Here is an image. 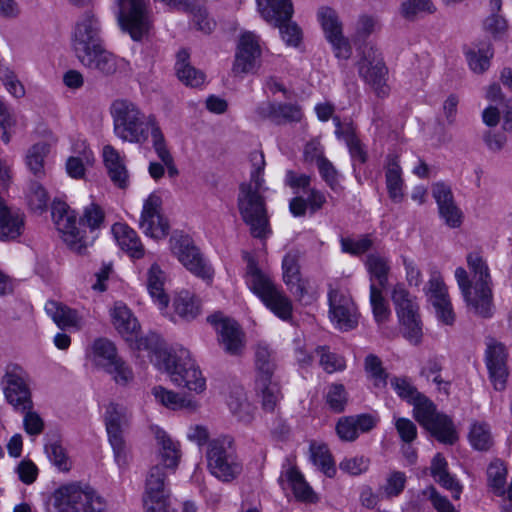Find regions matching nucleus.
Segmentation results:
<instances>
[{"label": "nucleus", "instance_id": "nucleus-37", "mask_svg": "<svg viewBox=\"0 0 512 512\" xmlns=\"http://www.w3.org/2000/svg\"><path fill=\"white\" fill-rule=\"evenodd\" d=\"M283 477L286 478L287 482L291 486L297 500L306 503H316L318 501L317 495L305 481L303 475L295 467H289L281 475L280 480H282Z\"/></svg>", "mask_w": 512, "mask_h": 512}, {"label": "nucleus", "instance_id": "nucleus-12", "mask_svg": "<svg viewBox=\"0 0 512 512\" xmlns=\"http://www.w3.org/2000/svg\"><path fill=\"white\" fill-rule=\"evenodd\" d=\"M2 385L6 400L15 410L24 412L27 409H32L33 402L27 384V376L21 367L17 365L8 366Z\"/></svg>", "mask_w": 512, "mask_h": 512}, {"label": "nucleus", "instance_id": "nucleus-13", "mask_svg": "<svg viewBox=\"0 0 512 512\" xmlns=\"http://www.w3.org/2000/svg\"><path fill=\"white\" fill-rule=\"evenodd\" d=\"M118 21L134 40L148 32L150 19L145 0H118Z\"/></svg>", "mask_w": 512, "mask_h": 512}, {"label": "nucleus", "instance_id": "nucleus-60", "mask_svg": "<svg viewBox=\"0 0 512 512\" xmlns=\"http://www.w3.org/2000/svg\"><path fill=\"white\" fill-rule=\"evenodd\" d=\"M506 469L501 464H491L487 470L488 483L498 496L505 494Z\"/></svg>", "mask_w": 512, "mask_h": 512}, {"label": "nucleus", "instance_id": "nucleus-2", "mask_svg": "<svg viewBox=\"0 0 512 512\" xmlns=\"http://www.w3.org/2000/svg\"><path fill=\"white\" fill-rule=\"evenodd\" d=\"M467 265L472 274V280L469 279L463 267H458L455 271L457 284L469 311L480 317L489 318L493 314V294L488 265L477 252L467 255Z\"/></svg>", "mask_w": 512, "mask_h": 512}, {"label": "nucleus", "instance_id": "nucleus-53", "mask_svg": "<svg viewBox=\"0 0 512 512\" xmlns=\"http://www.w3.org/2000/svg\"><path fill=\"white\" fill-rule=\"evenodd\" d=\"M325 398L327 405L335 413L343 412L348 402V395L344 385L338 383H333L328 387Z\"/></svg>", "mask_w": 512, "mask_h": 512}, {"label": "nucleus", "instance_id": "nucleus-28", "mask_svg": "<svg viewBox=\"0 0 512 512\" xmlns=\"http://www.w3.org/2000/svg\"><path fill=\"white\" fill-rule=\"evenodd\" d=\"M155 438L158 445L156 464H160L166 469L175 470L181 457L179 444L173 441L167 433L161 429L156 430Z\"/></svg>", "mask_w": 512, "mask_h": 512}, {"label": "nucleus", "instance_id": "nucleus-57", "mask_svg": "<svg viewBox=\"0 0 512 512\" xmlns=\"http://www.w3.org/2000/svg\"><path fill=\"white\" fill-rule=\"evenodd\" d=\"M299 256L297 252H289L285 255L282 268L283 278L287 285H297L300 281V270H299Z\"/></svg>", "mask_w": 512, "mask_h": 512}, {"label": "nucleus", "instance_id": "nucleus-7", "mask_svg": "<svg viewBox=\"0 0 512 512\" xmlns=\"http://www.w3.org/2000/svg\"><path fill=\"white\" fill-rule=\"evenodd\" d=\"M206 456L210 473L222 482H232L243 471V464L235 452L232 439L229 437L210 441Z\"/></svg>", "mask_w": 512, "mask_h": 512}, {"label": "nucleus", "instance_id": "nucleus-49", "mask_svg": "<svg viewBox=\"0 0 512 512\" xmlns=\"http://www.w3.org/2000/svg\"><path fill=\"white\" fill-rule=\"evenodd\" d=\"M27 201L32 211L42 214L48 207L49 196L45 188L39 182L32 181L29 184Z\"/></svg>", "mask_w": 512, "mask_h": 512}, {"label": "nucleus", "instance_id": "nucleus-16", "mask_svg": "<svg viewBox=\"0 0 512 512\" xmlns=\"http://www.w3.org/2000/svg\"><path fill=\"white\" fill-rule=\"evenodd\" d=\"M260 57L259 37L250 31L242 33L237 44L232 72L236 76L254 72L259 67Z\"/></svg>", "mask_w": 512, "mask_h": 512}, {"label": "nucleus", "instance_id": "nucleus-31", "mask_svg": "<svg viewBox=\"0 0 512 512\" xmlns=\"http://www.w3.org/2000/svg\"><path fill=\"white\" fill-rule=\"evenodd\" d=\"M77 58L85 67L98 70L105 75L113 74L117 69L115 57L102 45Z\"/></svg>", "mask_w": 512, "mask_h": 512}, {"label": "nucleus", "instance_id": "nucleus-5", "mask_svg": "<svg viewBox=\"0 0 512 512\" xmlns=\"http://www.w3.org/2000/svg\"><path fill=\"white\" fill-rule=\"evenodd\" d=\"M51 502L56 512H106V502L96 491L74 483L57 488Z\"/></svg>", "mask_w": 512, "mask_h": 512}, {"label": "nucleus", "instance_id": "nucleus-14", "mask_svg": "<svg viewBox=\"0 0 512 512\" xmlns=\"http://www.w3.org/2000/svg\"><path fill=\"white\" fill-rule=\"evenodd\" d=\"M128 419V411L124 406L115 403H110L107 406L105 413L106 430L115 460L119 465L126 463V446L122 433Z\"/></svg>", "mask_w": 512, "mask_h": 512}, {"label": "nucleus", "instance_id": "nucleus-64", "mask_svg": "<svg viewBox=\"0 0 512 512\" xmlns=\"http://www.w3.org/2000/svg\"><path fill=\"white\" fill-rule=\"evenodd\" d=\"M376 28L377 20L375 18L368 15L360 16L356 23L355 33L352 36L353 41H364L376 31Z\"/></svg>", "mask_w": 512, "mask_h": 512}, {"label": "nucleus", "instance_id": "nucleus-35", "mask_svg": "<svg viewBox=\"0 0 512 512\" xmlns=\"http://www.w3.org/2000/svg\"><path fill=\"white\" fill-rule=\"evenodd\" d=\"M45 311L61 329L68 327L80 329L82 326L77 312L61 303L48 301L45 304Z\"/></svg>", "mask_w": 512, "mask_h": 512}, {"label": "nucleus", "instance_id": "nucleus-15", "mask_svg": "<svg viewBox=\"0 0 512 512\" xmlns=\"http://www.w3.org/2000/svg\"><path fill=\"white\" fill-rule=\"evenodd\" d=\"M218 334V342L223 350L231 356H239L245 348V333L234 319L214 314L208 317Z\"/></svg>", "mask_w": 512, "mask_h": 512}, {"label": "nucleus", "instance_id": "nucleus-29", "mask_svg": "<svg viewBox=\"0 0 512 512\" xmlns=\"http://www.w3.org/2000/svg\"><path fill=\"white\" fill-rule=\"evenodd\" d=\"M112 233L119 247L131 257L139 259L144 255L143 245L135 230L124 223H115Z\"/></svg>", "mask_w": 512, "mask_h": 512}, {"label": "nucleus", "instance_id": "nucleus-50", "mask_svg": "<svg viewBox=\"0 0 512 512\" xmlns=\"http://www.w3.org/2000/svg\"><path fill=\"white\" fill-rule=\"evenodd\" d=\"M426 296L432 305H440L449 299L447 287L438 272H434L427 284Z\"/></svg>", "mask_w": 512, "mask_h": 512}, {"label": "nucleus", "instance_id": "nucleus-46", "mask_svg": "<svg viewBox=\"0 0 512 512\" xmlns=\"http://www.w3.org/2000/svg\"><path fill=\"white\" fill-rule=\"evenodd\" d=\"M317 16L326 39L343 33L342 22L334 9L322 7L319 9Z\"/></svg>", "mask_w": 512, "mask_h": 512}, {"label": "nucleus", "instance_id": "nucleus-23", "mask_svg": "<svg viewBox=\"0 0 512 512\" xmlns=\"http://www.w3.org/2000/svg\"><path fill=\"white\" fill-rule=\"evenodd\" d=\"M24 214L0 198V241L17 239L24 231Z\"/></svg>", "mask_w": 512, "mask_h": 512}, {"label": "nucleus", "instance_id": "nucleus-25", "mask_svg": "<svg viewBox=\"0 0 512 512\" xmlns=\"http://www.w3.org/2000/svg\"><path fill=\"white\" fill-rule=\"evenodd\" d=\"M359 74L369 84L377 96L388 95L389 88L386 85L387 68L380 59L369 61L366 58L359 63Z\"/></svg>", "mask_w": 512, "mask_h": 512}, {"label": "nucleus", "instance_id": "nucleus-58", "mask_svg": "<svg viewBox=\"0 0 512 512\" xmlns=\"http://www.w3.org/2000/svg\"><path fill=\"white\" fill-rule=\"evenodd\" d=\"M170 9L195 15L196 19L205 16L204 0H162Z\"/></svg>", "mask_w": 512, "mask_h": 512}, {"label": "nucleus", "instance_id": "nucleus-9", "mask_svg": "<svg viewBox=\"0 0 512 512\" xmlns=\"http://www.w3.org/2000/svg\"><path fill=\"white\" fill-rule=\"evenodd\" d=\"M247 277L253 292L275 315L283 320H288L291 317L292 304L290 300L275 287L268 276L258 269L252 259L247 264Z\"/></svg>", "mask_w": 512, "mask_h": 512}, {"label": "nucleus", "instance_id": "nucleus-39", "mask_svg": "<svg viewBox=\"0 0 512 512\" xmlns=\"http://www.w3.org/2000/svg\"><path fill=\"white\" fill-rule=\"evenodd\" d=\"M165 273L157 264H153L148 271L147 289L154 302L161 310L167 309L169 297L164 291Z\"/></svg>", "mask_w": 512, "mask_h": 512}, {"label": "nucleus", "instance_id": "nucleus-33", "mask_svg": "<svg viewBox=\"0 0 512 512\" xmlns=\"http://www.w3.org/2000/svg\"><path fill=\"white\" fill-rule=\"evenodd\" d=\"M190 55L187 50L182 49L177 53L175 71L178 79L190 87H198L205 81L202 71L193 67L189 62Z\"/></svg>", "mask_w": 512, "mask_h": 512}, {"label": "nucleus", "instance_id": "nucleus-19", "mask_svg": "<svg viewBox=\"0 0 512 512\" xmlns=\"http://www.w3.org/2000/svg\"><path fill=\"white\" fill-rule=\"evenodd\" d=\"M100 28L98 20L91 11L84 13L76 24L73 34V48L76 56L100 47Z\"/></svg>", "mask_w": 512, "mask_h": 512}, {"label": "nucleus", "instance_id": "nucleus-40", "mask_svg": "<svg viewBox=\"0 0 512 512\" xmlns=\"http://www.w3.org/2000/svg\"><path fill=\"white\" fill-rule=\"evenodd\" d=\"M174 313L180 319L191 321L200 313L199 300L189 291L178 292L173 299Z\"/></svg>", "mask_w": 512, "mask_h": 512}, {"label": "nucleus", "instance_id": "nucleus-42", "mask_svg": "<svg viewBox=\"0 0 512 512\" xmlns=\"http://www.w3.org/2000/svg\"><path fill=\"white\" fill-rule=\"evenodd\" d=\"M152 394L159 403L172 410H195L197 407L196 402L192 399L183 397L180 394L171 390H167L162 386L154 387L152 389Z\"/></svg>", "mask_w": 512, "mask_h": 512}, {"label": "nucleus", "instance_id": "nucleus-34", "mask_svg": "<svg viewBox=\"0 0 512 512\" xmlns=\"http://www.w3.org/2000/svg\"><path fill=\"white\" fill-rule=\"evenodd\" d=\"M160 464H154L148 471L145 481V493L143 499H151L158 497H169L166 489L167 471Z\"/></svg>", "mask_w": 512, "mask_h": 512}, {"label": "nucleus", "instance_id": "nucleus-51", "mask_svg": "<svg viewBox=\"0 0 512 512\" xmlns=\"http://www.w3.org/2000/svg\"><path fill=\"white\" fill-rule=\"evenodd\" d=\"M472 447L479 451H487L493 444L490 429L487 424L475 423L469 433Z\"/></svg>", "mask_w": 512, "mask_h": 512}, {"label": "nucleus", "instance_id": "nucleus-8", "mask_svg": "<svg viewBox=\"0 0 512 512\" xmlns=\"http://www.w3.org/2000/svg\"><path fill=\"white\" fill-rule=\"evenodd\" d=\"M391 300L399 322L404 328V337L410 343L418 345L421 342L423 332L416 297L405 288L404 284L398 283L392 287Z\"/></svg>", "mask_w": 512, "mask_h": 512}, {"label": "nucleus", "instance_id": "nucleus-52", "mask_svg": "<svg viewBox=\"0 0 512 512\" xmlns=\"http://www.w3.org/2000/svg\"><path fill=\"white\" fill-rule=\"evenodd\" d=\"M104 371L111 375L117 384L123 386L127 385L134 378L131 367L120 356L111 362Z\"/></svg>", "mask_w": 512, "mask_h": 512}, {"label": "nucleus", "instance_id": "nucleus-26", "mask_svg": "<svg viewBox=\"0 0 512 512\" xmlns=\"http://www.w3.org/2000/svg\"><path fill=\"white\" fill-rule=\"evenodd\" d=\"M103 162L110 180L118 188L124 189L129 184V173L122 156L113 146L103 147Z\"/></svg>", "mask_w": 512, "mask_h": 512}, {"label": "nucleus", "instance_id": "nucleus-17", "mask_svg": "<svg viewBox=\"0 0 512 512\" xmlns=\"http://www.w3.org/2000/svg\"><path fill=\"white\" fill-rule=\"evenodd\" d=\"M329 313L331 321L342 331H349L358 325L357 308L347 293L340 290L329 292Z\"/></svg>", "mask_w": 512, "mask_h": 512}, {"label": "nucleus", "instance_id": "nucleus-3", "mask_svg": "<svg viewBox=\"0 0 512 512\" xmlns=\"http://www.w3.org/2000/svg\"><path fill=\"white\" fill-rule=\"evenodd\" d=\"M114 133L122 141L144 144L159 124L153 114L146 115L128 100H116L111 107Z\"/></svg>", "mask_w": 512, "mask_h": 512}, {"label": "nucleus", "instance_id": "nucleus-48", "mask_svg": "<svg viewBox=\"0 0 512 512\" xmlns=\"http://www.w3.org/2000/svg\"><path fill=\"white\" fill-rule=\"evenodd\" d=\"M370 304L377 323H383L389 319L390 308L382 295V289L378 288L375 283H370Z\"/></svg>", "mask_w": 512, "mask_h": 512}, {"label": "nucleus", "instance_id": "nucleus-27", "mask_svg": "<svg viewBox=\"0 0 512 512\" xmlns=\"http://www.w3.org/2000/svg\"><path fill=\"white\" fill-rule=\"evenodd\" d=\"M262 18L272 25H280L291 20L293 5L291 0H256Z\"/></svg>", "mask_w": 512, "mask_h": 512}, {"label": "nucleus", "instance_id": "nucleus-43", "mask_svg": "<svg viewBox=\"0 0 512 512\" xmlns=\"http://www.w3.org/2000/svg\"><path fill=\"white\" fill-rule=\"evenodd\" d=\"M49 153V145L38 142L31 146L25 156V164L29 171L37 178L45 175L44 162Z\"/></svg>", "mask_w": 512, "mask_h": 512}, {"label": "nucleus", "instance_id": "nucleus-59", "mask_svg": "<svg viewBox=\"0 0 512 512\" xmlns=\"http://www.w3.org/2000/svg\"><path fill=\"white\" fill-rule=\"evenodd\" d=\"M390 383L397 395L409 404H412V402L421 394L406 377H394L390 380Z\"/></svg>", "mask_w": 512, "mask_h": 512}, {"label": "nucleus", "instance_id": "nucleus-54", "mask_svg": "<svg viewBox=\"0 0 512 512\" xmlns=\"http://www.w3.org/2000/svg\"><path fill=\"white\" fill-rule=\"evenodd\" d=\"M316 354L320 357V365L327 373H334L336 371H342L345 369V359L329 351L324 346L317 347L315 350Z\"/></svg>", "mask_w": 512, "mask_h": 512}, {"label": "nucleus", "instance_id": "nucleus-18", "mask_svg": "<svg viewBox=\"0 0 512 512\" xmlns=\"http://www.w3.org/2000/svg\"><path fill=\"white\" fill-rule=\"evenodd\" d=\"M161 199L154 194L144 202L139 227L143 233L154 239L165 238L169 233V223L161 214Z\"/></svg>", "mask_w": 512, "mask_h": 512}, {"label": "nucleus", "instance_id": "nucleus-20", "mask_svg": "<svg viewBox=\"0 0 512 512\" xmlns=\"http://www.w3.org/2000/svg\"><path fill=\"white\" fill-rule=\"evenodd\" d=\"M432 196L435 199L440 217L450 228H458L462 224L463 213L457 206L451 188L443 182L432 186Z\"/></svg>", "mask_w": 512, "mask_h": 512}, {"label": "nucleus", "instance_id": "nucleus-61", "mask_svg": "<svg viewBox=\"0 0 512 512\" xmlns=\"http://www.w3.org/2000/svg\"><path fill=\"white\" fill-rule=\"evenodd\" d=\"M421 12H433L430 0H406L401 5V14L406 19L412 20Z\"/></svg>", "mask_w": 512, "mask_h": 512}, {"label": "nucleus", "instance_id": "nucleus-45", "mask_svg": "<svg viewBox=\"0 0 512 512\" xmlns=\"http://www.w3.org/2000/svg\"><path fill=\"white\" fill-rule=\"evenodd\" d=\"M310 458L326 476L333 477L336 473V467L332 455L326 445L311 444Z\"/></svg>", "mask_w": 512, "mask_h": 512}, {"label": "nucleus", "instance_id": "nucleus-62", "mask_svg": "<svg viewBox=\"0 0 512 512\" xmlns=\"http://www.w3.org/2000/svg\"><path fill=\"white\" fill-rule=\"evenodd\" d=\"M370 460L364 456H355L351 458H345L340 462L339 468L352 476H358L366 472L369 468Z\"/></svg>", "mask_w": 512, "mask_h": 512}, {"label": "nucleus", "instance_id": "nucleus-56", "mask_svg": "<svg viewBox=\"0 0 512 512\" xmlns=\"http://www.w3.org/2000/svg\"><path fill=\"white\" fill-rule=\"evenodd\" d=\"M365 370L373 380L375 387L384 388L387 385L388 374L377 356L370 354L365 358Z\"/></svg>", "mask_w": 512, "mask_h": 512}, {"label": "nucleus", "instance_id": "nucleus-44", "mask_svg": "<svg viewBox=\"0 0 512 512\" xmlns=\"http://www.w3.org/2000/svg\"><path fill=\"white\" fill-rule=\"evenodd\" d=\"M407 477L402 471L390 472L385 483L379 487V493L382 499L390 500L398 497L406 486Z\"/></svg>", "mask_w": 512, "mask_h": 512}, {"label": "nucleus", "instance_id": "nucleus-22", "mask_svg": "<svg viewBox=\"0 0 512 512\" xmlns=\"http://www.w3.org/2000/svg\"><path fill=\"white\" fill-rule=\"evenodd\" d=\"M377 422V418L370 414L344 416L337 421L336 433L342 441L353 442L359 433L371 431Z\"/></svg>", "mask_w": 512, "mask_h": 512}, {"label": "nucleus", "instance_id": "nucleus-32", "mask_svg": "<svg viewBox=\"0 0 512 512\" xmlns=\"http://www.w3.org/2000/svg\"><path fill=\"white\" fill-rule=\"evenodd\" d=\"M254 363L256 378L275 377L277 359L275 351L266 342L260 341L255 345Z\"/></svg>", "mask_w": 512, "mask_h": 512}, {"label": "nucleus", "instance_id": "nucleus-55", "mask_svg": "<svg viewBox=\"0 0 512 512\" xmlns=\"http://www.w3.org/2000/svg\"><path fill=\"white\" fill-rule=\"evenodd\" d=\"M493 57V49L490 45L479 49L478 51H469L467 60L469 67L475 73H483L490 66V59Z\"/></svg>", "mask_w": 512, "mask_h": 512}, {"label": "nucleus", "instance_id": "nucleus-21", "mask_svg": "<svg viewBox=\"0 0 512 512\" xmlns=\"http://www.w3.org/2000/svg\"><path fill=\"white\" fill-rule=\"evenodd\" d=\"M507 354L505 347L496 341H491L486 350V365L489 377L496 390L501 391L506 386L508 377Z\"/></svg>", "mask_w": 512, "mask_h": 512}, {"label": "nucleus", "instance_id": "nucleus-38", "mask_svg": "<svg viewBox=\"0 0 512 512\" xmlns=\"http://www.w3.org/2000/svg\"><path fill=\"white\" fill-rule=\"evenodd\" d=\"M402 171L396 156H388L386 166V186L390 199L395 203L403 200Z\"/></svg>", "mask_w": 512, "mask_h": 512}, {"label": "nucleus", "instance_id": "nucleus-10", "mask_svg": "<svg viewBox=\"0 0 512 512\" xmlns=\"http://www.w3.org/2000/svg\"><path fill=\"white\" fill-rule=\"evenodd\" d=\"M52 219L68 248L78 254H83L88 246L85 231L77 226L75 211L62 201H53Z\"/></svg>", "mask_w": 512, "mask_h": 512}, {"label": "nucleus", "instance_id": "nucleus-4", "mask_svg": "<svg viewBox=\"0 0 512 512\" xmlns=\"http://www.w3.org/2000/svg\"><path fill=\"white\" fill-rule=\"evenodd\" d=\"M161 368H163L177 386L185 387L197 393L203 392L206 387L201 371L191 358L189 350L180 348L174 353H160Z\"/></svg>", "mask_w": 512, "mask_h": 512}, {"label": "nucleus", "instance_id": "nucleus-63", "mask_svg": "<svg viewBox=\"0 0 512 512\" xmlns=\"http://www.w3.org/2000/svg\"><path fill=\"white\" fill-rule=\"evenodd\" d=\"M277 116L276 124H282L286 122H300L303 113L299 105L291 103H280L277 104Z\"/></svg>", "mask_w": 512, "mask_h": 512}, {"label": "nucleus", "instance_id": "nucleus-11", "mask_svg": "<svg viewBox=\"0 0 512 512\" xmlns=\"http://www.w3.org/2000/svg\"><path fill=\"white\" fill-rule=\"evenodd\" d=\"M169 242L172 254L187 270L204 279L212 276L211 267L206 263L189 236L173 235Z\"/></svg>", "mask_w": 512, "mask_h": 512}, {"label": "nucleus", "instance_id": "nucleus-1", "mask_svg": "<svg viewBox=\"0 0 512 512\" xmlns=\"http://www.w3.org/2000/svg\"><path fill=\"white\" fill-rule=\"evenodd\" d=\"M251 162L250 180L242 183L237 199L238 210L243 222L249 227L254 238L265 239L271 234L266 208L263 172L265 158L262 152L253 151L249 156Z\"/></svg>", "mask_w": 512, "mask_h": 512}, {"label": "nucleus", "instance_id": "nucleus-41", "mask_svg": "<svg viewBox=\"0 0 512 512\" xmlns=\"http://www.w3.org/2000/svg\"><path fill=\"white\" fill-rule=\"evenodd\" d=\"M365 265L370 275V282L377 281V287L385 289L390 272L388 259L378 253H371L367 256Z\"/></svg>", "mask_w": 512, "mask_h": 512}, {"label": "nucleus", "instance_id": "nucleus-30", "mask_svg": "<svg viewBox=\"0 0 512 512\" xmlns=\"http://www.w3.org/2000/svg\"><path fill=\"white\" fill-rule=\"evenodd\" d=\"M255 389L261 398L262 408L267 412H273L282 399L278 377L256 378Z\"/></svg>", "mask_w": 512, "mask_h": 512}, {"label": "nucleus", "instance_id": "nucleus-24", "mask_svg": "<svg viewBox=\"0 0 512 512\" xmlns=\"http://www.w3.org/2000/svg\"><path fill=\"white\" fill-rule=\"evenodd\" d=\"M112 324L126 340L133 341L140 331V324L132 311L122 302H116L110 310Z\"/></svg>", "mask_w": 512, "mask_h": 512}, {"label": "nucleus", "instance_id": "nucleus-47", "mask_svg": "<svg viewBox=\"0 0 512 512\" xmlns=\"http://www.w3.org/2000/svg\"><path fill=\"white\" fill-rule=\"evenodd\" d=\"M45 452L49 461L61 472H68L72 461L60 441L54 440L45 445Z\"/></svg>", "mask_w": 512, "mask_h": 512}, {"label": "nucleus", "instance_id": "nucleus-6", "mask_svg": "<svg viewBox=\"0 0 512 512\" xmlns=\"http://www.w3.org/2000/svg\"><path fill=\"white\" fill-rule=\"evenodd\" d=\"M413 416L439 442L452 445L457 439L453 421L447 415L437 411L436 405L424 394L413 402Z\"/></svg>", "mask_w": 512, "mask_h": 512}, {"label": "nucleus", "instance_id": "nucleus-36", "mask_svg": "<svg viewBox=\"0 0 512 512\" xmlns=\"http://www.w3.org/2000/svg\"><path fill=\"white\" fill-rule=\"evenodd\" d=\"M118 356L115 344L107 338L94 340L88 353L90 361L103 370Z\"/></svg>", "mask_w": 512, "mask_h": 512}]
</instances>
